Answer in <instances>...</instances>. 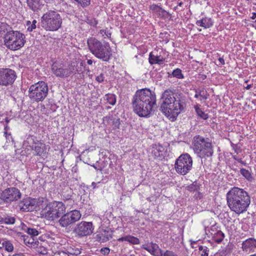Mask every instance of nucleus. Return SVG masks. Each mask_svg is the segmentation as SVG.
I'll use <instances>...</instances> for the list:
<instances>
[{
    "mask_svg": "<svg viewBox=\"0 0 256 256\" xmlns=\"http://www.w3.org/2000/svg\"><path fill=\"white\" fill-rule=\"evenodd\" d=\"M160 256H176L173 252L166 250L164 254L162 253Z\"/></svg>",
    "mask_w": 256,
    "mask_h": 256,
    "instance_id": "obj_50",
    "label": "nucleus"
},
{
    "mask_svg": "<svg viewBox=\"0 0 256 256\" xmlns=\"http://www.w3.org/2000/svg\"><path fill=\"white\" fill-rule=\"evenodd\" d=\"M132 105L134 112L138 116H150L156 106L155 92L147 88L136 90L132 97Z\"/></svg>",
    "mask_w": 256,
    "mask_h": 256,
    "instance_id": "obj_1",
    "label": "nucleus"
},
{
    "mask_svg": "<svg viewBox=\"0 0 256 256\" xmlns=\"http://www.w3.org/2000/svg\"><path fill=\"white\" fill-rule=\"evenodd\" d=\"M198 189L199 186L196 182H194L188 186V190L190 192L197 191Z\"/></svg>",
    "mask_w": 256,
    "mask_h": 256,
    "instance_id": "obj_42",
    "label": "nucleus"
},
{
    "mask_svg": "<svg viewBox=\"0 0 256 256\" xmlns=\"http://www.w3.org/2000/svg\"><path fill=\"white\" fill-rule=\"evenodd\" d=\"M4 134H6V137L7 140H10V139L12 138V136H11V135L10 134L8 135L7 132L6 130L4 132Z\"/></svg>",
    "mask_w": 256,
    "mask_h": 256,
    "instance_id": "obj_54",
    "label": "nucleus"
},
{
    "mask_svg": "<svg viewBox=\"0 0 256 256\" xmlns=\"http://www.w3.org/2000/svg\"><path fill=\"white\" fill-rule=\"evenodd\" d=\"M93 230L92 222H82L76 224L74 232L80 237L90 235Z\"/></svg>",
    "mask_w": 256,
    "mask_h": 256,
    "instance_id": "obj_16",
    "label": "nucleus"
},
{
    "mask_svg": "<svg viewBox=\"0 0 256 256\" xmlns=\"http://www.w3.org/2000/svg\"><path fill=\"white\" fill-rule=\"evenodd\" d=\"M192 145L195 154L202 158L211 157L213 154L212 146L208 138L205 139L199 135L196 136L194 138Z\"/></svg>",
    "mask_w": 256,
    "mask_h": 256,
    "instance_id": "obj_5",
    "label": "nucleus"
},
{
    "mask_svg": "<svg viewBox=\"0 0 256 256\" xmlns=\"http://www.w3.org/2000/svg\"><path fill=\"white\" fill-rule=\"evenodd\" d=\"M252 248H256V239L250 238L242 242V248L243 251L247 252Z\"/></svg>",
    "mask_w": 256,
    "mask_h": 256,
    "instance_id": "obj_21",
    "label": "nucleus"
},
{
    "mask_svg": "<svg viewBox=\"0 0 256 256\" xmlns=\"http://www.w3.org/2000/svg\"><path fill=\"white\" fill-rule=\"evenodd\" d=\"M240 173L248 180L252 182V180H253L252 174L248 170H246L244 168H241L240 169Z\"/></svg>",
    "mask_w": 256,
    "mask_h": 256,
    "instance_id": "obj_34",
    "label": "nucleus"
},
{
    "mask_svg": "<svg viewBox=\"0 0 256 256\" xmlns=\"http://www.w3.org/2000/svg\"><path fill=\"white\" fill-rule=\"evenodd\" d=\"M196 94L194 95V98H198L199 96L201 97L204 100H206L209 94H208L207 92L204 89H196L194 90Z\"/></svg>",
    "mask_w": 256,
    "mask_h": 256,
    "instance_id": "obj_29",
    "label": "nucleus"
},
{
    "mask_svg": "<svg viewBox=\"0 0 256 256\" xmlns=\"http://www.w3.org/2000/svg\"><path fill=\"white\" fill-rule=\"evenodd\" d=\"M36 24H31L30 26L28 27L27 30L28 32H32L34 30L36 29Z\"/></svg>",
    "mask_w": 256,
    "mask_h": 256,
    "instance_id": "obj_53",
    "label": "nucleus"
},
{
    "mask_svg": "<svg viewBox=\"0 0 256 256\" xmlns=\"http://www.w3.org/2000/svg\"><path fill=\"white\" fill-rule=\"evenodd\" d=\"M48 91L47 84L43 81H40L30 87L28 96L33 101L42 102L47 96Z\"/></svg>",
    "mask_w": 256,
    "mask_h": 256,
    "instance_id": "obj_9",
    "label": "nucleus"
},
{
    "mask_svg": "<svg viewBox=\"0 0 256 256\" xmlns=\"http://www.w3.org/2000/svg\"><path fill=\"white\" fill-rule=\"evenodd\" d=\"M232 158L236 160H238V159L239 158H238V157L236 156V155H234V154H232Z\"/></svg>",
    "mask_w": 256,
    "mask_h": 256,
    "instance_id": "obj_58",
    "label": "nucleus"
},
{
    "mask_svg": "<svg viewBox=\"0 0 256 256\" xmlns=\"http://www.w3.org/2000/svg\"><path fill=\"white\" fill-rule=\"evenodd\" d=\"M104 74H100L99 76L96 77V80L99 83L102 82H104Z\"/></svg>",
    "mask_w": 256,
    "mask_h": 256,
    "instance_id": "obj_49",
    "label": "nucleus"
},
{
    "mask_svg": "<svg viewBox=\"0 0 256 256\" xmlns=\"http://www.w3.org/2000/svg\"><path fill=\"white\" fill-rule=\"evenodd\" d=\"M252 88L251 84H248L245 88L246 90H250Z\"/></svg>",
    "mask_w": 256,
    "mask_h": 256,
    "instance_id": "obj_61",
    "label": "nucleus"
},
{
    "mask_svg": "<svg viewBox=\"0 0 256 256\" xmlns=\"http://www.w3.org/2000/svg\"><path fill=\"white\" fill-rule=\"evenodd\" d=\"M32 24V23H31V22H30V21H28V22H26V26H28H28H30V24Z\"/></svg>",
    "mask_w": 256,
    "mask_h": 256,
    "instance_id": "obj_64",
    "label": "nucleus"
},
{
    "mask_svg": "<svg viewBox=\"0 0 256 256\" xmlns=\"http://www.w3.org/2000/svg\"><path fill=\"white\" fill-rule=\"evenodd\" d=\"M237 161L243 165L246 166V162L243 161L242 158H238Z\"/></svg>",
    "mask_w": 256,
    "mask_h": 256,
    "instance_id": "obj_55",
    "label": "nucleus"
},
{
    "mask_svg": "<svg viewBox=\"0 0 256 256\" xmlns=\"http://www.w3.org/2000/svg\"><path fill=\"white\" fill-rule=\"evenodd\" d=\"M66 211V206L61 202L54 201L46 206L45 211L42 214L46 220L53 221L62 216Z\"/></svg>",
    "mask_w": 256,
    "mask_h": 256,
    "instance_id": "obj_8",
    "label": "nucleus"
},
{
    "mask_svg": "<svg viewBox=\"0 0 256 256\" xmlns=\"http://www.w3.org/2000/svg\"><path fill=\"white\" fill-rule=\"evenodd\" d=\"M206 78V76L204 74H201L200 76V78L202 80H204Z\"/></svg>",
    "mask_w": 256,
    "mask_h": 256,
    "instance_id": "obj_59",
    "label": "nucleus"
},
{
    "mask_svg": "<svg viewBox=\"0 0 256 256\" xmlns=\"http://www.w3.org/2000/svg\"><path fill=\"white\" fill-rule=\"evenodd\" d=\"M24 242L26 244H32L34 242L33 238H28V236L26 238H24Z\"/></svg>",
    "mask_w": 256,
    "mask_h": 256,
    "instance_id": "obj_51",
    "label": "nucleus"
},
{
    "mask_svg": "<svg viewBox=\"0 0 256 256\" xmlns=\"http://www.w3.org/2000/svg\"><path fill=\"white\" fill-rule=\"evenodd\" d=\"M176 172L180 174L185 175L192 169V160L188 154L180 155L175 162Z\"/></svg>",
    "mask_w": 256,
    "mask_h": 256,
    "instance_id": "obj_11",
    "label": "nucleus"
},
{
    "mask_svg": "<svg viewBox=\"0 0 256 256\" xmlns=\"http://www.w3.org/2000/svg\"><path fill=\"white\" fill-rule=\"evenodd\" d=\"M16 72L8 68H0V86L12 85L16 80Z\"/></svg>",
    "mask_w": 256,
    "mask_h": 256,
    "instance_id": "obj_13",
    "label": "nucleus"
},
{
    "mask_svg": "<svg viewBox=\"0 0 256 256\" xmlns=\"http://www.w3.org/2000/svg\"><path fill=\"white\" fill-rule=\"evenodd\" d=\"M88 50L96 58L108 62L112 56L111 48L108 43L102 42L94 37L87 40Z\"/></svg>",
    "mask_w": 256,
    "mask_h": 256,
    "instance_id": "obj_4",
    "label": "nucleus"
},
{
    "mask_svg": "<svg viewBox=\"0 0 256 256\" xmlns=\"http://www.w3.org/2000/svg\"><path fill=\"white\" fill-rule=\"evenodd\" d=\"M16 216L10 214H2V224H14L16 222Z\"/></svg>",
    "mask_w": 256,
    "mask_h": 256,
    "instance_id": "obj_28",
    "label": "nucleus"
},
{
    "mask_svg": "<svg viewBox=\"0 0 256 256\" xmlns=\"http://www.w3.org/2000/svg\"><path fill=\"white\" fill-rule=\"evenodd\" d=\"M64 66L63 64L54 62L51 66L52 74L57 77L66 78L78 72L74 62L70 64L67 68H64Z\"/></svg>",
    "mask_w": 256,
    "mask_h": 256,
    "instance_id": "obj_10",
    "label": "nucleus"
},
{
    "mask_svg": "<svg viewBox=\"0 0 256 256\" xmlns=\"http://www.w3.org/2000/svg\"><path fill=\"white\" fill-rule=\"evenodd\" d=\"M164 60V58L161 57L160 56H154L152 52H151L149 54L148 61L151 64H162Z\"/></svg>",
    "mask_w": 256,
    "mask_h": 256,
    "instance_id": "obj_24",
    "label": "nucleus"
},
{
    "mask_svg": "<svg viewBox=\"0 0 256 256\" xmlns=\"http://www.w3.org/2000/svg\"><path fill=\"white\" fill-rule=\"evenodd\" d=\"M256 18V12L252 13V19H254Z\"/></svg>",
    "mask_w": 256,
    "mask_h": 256,
    "instance_id": "obj_60",
    "label": "nucleus"
},
{
    "mask_svg": "<svg viewBox=\"0 0 256 256\" xmlns=\"http://www.w3.org/2000/svg\"><path fill=\"white\" fill-rule=\"evenodd\" d=\"M104 98L111 105H114L116 103V96L114 94H107L104 96Z\"/></svg>",
    "mask_w": 256,
    "mask_h": 256,
    "instance_id": "obj_33",
    "label": "nucleus"
},
{
    "mask_svg": "<svg viewBox=\"0 0 256 256\" xmlns=\"http://www.w3.org/2000/svg\"><path fill=\"white\" fill-rule=\"evenodd\" d=\"M86 22L88 24L93 26H96L98 23V20H96V18H86Z\"/></svg>",
    "mask_w": 256,
    "mask_h": 256,
    "instance_id": "obj_40",
    "label": "nucleus"
},
{
    "mask_svg": "<svg viewBox=\"0 0 256 256\" xmlns=\"http://www.w3.org/2000/svg\"><path fill=\"white\" fill-rule=\"evenodd\" d=\"M158 14L161 16H170V14L168 12L162 9V8H160L158 12Z\"/></svg>",
    "mask_w": 256,
    "mask_h": 256,
    "instance_id": "obj_46",
    "label": "nucleus"
},
{
    "mask_svg": "<svg viewBox=\"0 0 256 256\" xmlns=\"http://www.w3.org/2000/svg\"><path fill=\"white\" fill-rule=\"evenodd\" d=\"M208 248L206 246H199L200 251L202 252L200 254L201 256H208Z\"/></svg>",
    "mask_w": 256,
    "mask_h": 256,
    "instance_id": "obj_44",
    "label": "nucleus"
},
{
    "mask_svg": "<svg viewBox=\"0 0 256 256\" xmlns=\"http://www.w3.org/2000/svg\"><path fill=\"white\" fill-rule=\"evenodd\" d=\"M23 230L28 234L31 236L32 237L38 236V232L36 228H30L26 226L25 228H23Z\"/></svg>",
    "mask_w": 256,
    "mask_h": 256,
    "instance_id": "obj_37",
    "label": "nucleus"
},
{
    "mask_svg": "<svg viewBox=\"0 0 256 256\" xmlns=\"http://www.w3.org/2000/svg\"><path fill=\"white\" fill-rule=\"evenodd\" d=\"M62 196L63 197L64 200L66 202V201L68 202L70 204H72L74 202V200L71 198L72 196L70 194H68L66 196L65 195L64 192H63L62 194Z\"/></svg>",
    "mask_w": 256,
    "mask_h": 256,
    "instance_id": "obj_41",
    "label": "nucleus"
},
{
    "mask_svg": "<svg viewBox=\"0 0 256 256\" xmlns=\"http://www.w3.org/2000/svg\"><path fill=\"white\" fill-rule=\"evenodd\" d=\"M92 186H93L94 188H96V184L94 182H92Z\"/></svg>",
    "mask_w": 256,
    "mask_h": 256,
    "instance_id": "obj_62",
    "label": "nucleus"
},
{
    "mask_svg": "<svg viewBox=\"0 0 256 256\" xmlns=\"http://www.w3.org/2000/svg\"><path fill=\"white\" fill-rule=\"evenodd\" d=\"M12 256H24L22 254H14Z\"/></svg>",
    "mask_w": 256,
    "mask_h": 256,
    "instance_id": "obj_63",
    "label": "nucleus"
},
{
    "mask_svg": "<svg viewBox=\"0 0 256 256\" xmlns=\"http://www.w3.org/2000/svg\"><path fill=\"white\" fill-rule=\"evenodd\" d=\"M164 148L160 144H154L152 146V154L155 158L160 157L163 155Z\"/></svg>",
    "mask_w": 256,
    "mask_h": 256,
    "instance_id": "obj_23",
    "label": "nucleus"
},
{
    "mask_svg": "<svg viewBox=\"0 0 256 256\" xmlns=\"http://www.w3.org/2000/svg\"><path fill=\"white\" fill-rule=\"evenodd\" d=\"M226 201L230 209L240 214L246 211L250 204V198L244 189L233 187L226 194Z\"/></svg>",
    "mask_w": 256,
    "mask_h": 256,
    "instance_id": "obj_3",
    "label": "nucleus"
},
{
    "mask_svg": "<svg viewBox=\"0 0 256 256\" xmlns=\"http://www.w3.org/2000/svg\"><path fill=\"white\" fill-rule=\"evenodd\" d=\"M200 106L199 104H196L194 106L196 114L198 116H200V118L204 120L208 119V114H206L204 112H203L202 110L200 108Z\"/></svg>",
    "mask_w": 256,
    "mask_h": 256,
    "instance_id": "obj_31",
    "label": "nucleus"
},
{
    "mask_svg": "<svg viewBox=\"0 0 256 256\" xmlns=\"http://www.w3.org/2000/svg\"><path fill=\"white\" fill-rule=\"evenodd\" d=\"M34 139L35 137L34 136H28L26 140L24 141V145L26 146H29L34 151V154L41 156L46 152L45 144L38 141L36 142Z\"/></svg>",
    "mask_w": 256,
    "mask_h": 256,
    "instance_id": "obj_14",
    "label": "nucleus"
},
{
    "mask_svg": "<svg viewBox=\"0 0 256 256\" xmlns=\"http://www.w3.org/2000/svg\"><path fill=\"white\" fill-rule=\"evenodd\" d=\"M118 241L120 242L126 241L132 244H138L140 243V240L138 238L131 235H127L122 236L118 238Z\"/></svg>",
    "mask_w": 256,
    "mask_h": 256,
    "instance_id": "obj_22",
    "label": "nucleus"
},
{
    "mask_svg": "<svg viewBox=\"0 0 256 256\" xmlns=\"http://www.w3.org/2000/svg\"><path fill=\"white\" fill-rule=\"evenodd\" d=\"M160 110L172 121H174L178 115L184 110L186 104L182 98L170 89L165 90L160 98Z\"/></svg>",
    "mask_w": 256,
    "mask_h": 256,
    "instance_id": "obj_2",
    "label": "nucleus"
},
{
    "mask_svg": "<svg viewBox=\"0 0 256 256\" xmlns=\"http://www.w3.org/2000/svg\"><path fill=\"white\" fill-rule=\"evenodd\" d=\"M82 8L88 6L90 4V0H76Z\"/></svg>",
    "mask_w": 256,
    "mask_h": 256,
    "instance_id": "obj_43",
    "label": "nucleus"
},
{
    "mask_svg": "<svg viewBox=\"0 0 256 256\" xmlns=\"http://www.w3.org/2000/svg\"><path fill=\"white\" fill-rule=\"evenodd\" d=\"M196 24L198 26L203 27L205 28H208L213 25V22L210 18L205 17L200 20H197Z\"/></svg>",
    "mask_w": 256,
    "mask_h": 256,
    "instance_id": "obj_25",
    "label": "nucleus"
},
{
    "mask_svg": "<svg viewBox=\"0 0 256 256\" xmlns=\"http://www.w3.org/2000/svg\"><path fill=\"white\" fill-rule=\"evenodd\" d=\"M110 250L109 248H106V247L102 248L100 250V253L104 255L108 254L110 253Z\"/></svg>",
    "mask_w": 256,
    "mask_h": 256,
    "instance_id": "obj_48",
    "label": "nucleus"
},
{
    "mask_svg": "<svg viewBox=\"0 0 256 256\" xmlns=\"http://www.w3.org/2000/svg\"><path fill=\"white\" fill-rule=\"evenodd\" d=\"M62 18L57 12L50 10L44 14L41 18L42 28L48 31H56L62 26Z\"/></svg>",
    "mask_w": 256,
    "mask_h": 256,
    "instance_id": "obj_7",
    "label": "nucleus"
},
{
    "mask_svg": "<svg viewBox=\"0 0 256 256\" xmlns=\"http://www.w3.org/2000/svg\"><path fill=\"white\" fill-rule=\"evenodd\" d=\"M113 232V230L108 227L102 228L96 235V240L100 242H108L112 238Z\"/></svg>",
    "mask_w": 256,
    "mask_h": 256,
    "instance_id": "obj_18",
    "label": "nucleus"
},
{
    "mask_svg": "<svg viewBox=\"0 0 256 256\" xmlns=\"http://www.w3.org/2000/svg\"><path fill=\"white\" fill-rule=\"evenodd\" d=\"M26 3L30 9L34 12H38L42 7L40 0H26Z\"/></svg>",
    "mask_w": 256,
    "mask_h": 256,
    "instance_id": "obj_26",
    "label": "nucleus"
},
{
    "mask_svg": "<svg viewBox=\"0 0 256 256\" xmlns=\"http://www.w3.org/2000/svg\"><path fill=\"white\" fill-rule=\"evenodd\" d=\"M233 148L236 154H239L242 151V150L240 149V147L238 146L237 145H234L233 146Z\"/></svg>",
    "mask_w": 256,
    "mask_h": 256,
    "instance_id": "obj_52",
    "label": "nucleus"
},
{
    "mask_svg": "<svg viewBox=\"0 0 256 256\" xmlns=\"http://www.w3.org/2000/svg\"><path fill=\"white\" fill-rule=\"evenodd\" d=\"M52 256H69L68 252L58 250L54 252Z\"/></svg>",
    "mask_w": 256,
    "mask_h": 256,
    "instance_id": "obj_45",
    "label": "nucleus"
},
{
    "mask_svg": "<svg viewBox=\"0 0 256 256\" xmlns=\"http://www.w3.org/2000/svg\"><path fill=\"white\" fill-rule=\"evenodd\" d=\"M103 122L111 126L114 130L118 129L120 126V118L116 115H109L103 118Z\"/></svg>",
    "mask_w": 256,
    "mask_h": 256,
    "instance_id": "obj_19",
    "label": "nucleus"
},
{
    "mask_svg": "<svg viewBox=\"0 0 256 256\" xmlns=\"http://www.w3.org/2000/svg\"><path fill=\"white\" fill-rule=\"evenodd\" d=\"M18 206L22 212L34 211L36 209V199L26 198L20 201Z\"/></svg>",
    "mask_w": 256,
    "mask_h": 256,
    "instance_id": "obj_17",
    "label": "nucleus"
},
{
    "mask_svg": "<svg viewBox=\"0 0 256 256\" xmlns=\"http://www.w3.org/2000/svg\"><path fill=\"white\" fill-rule=\"evenodd\" d=\"M171 76L179 79H182L184 78V75L182 72V70L178 68L174 70L172 74L169 75L168 77H171Z\"/></svg>",
    "mask_w": 256,
    "mask_h": 256,
    "instance_id": "obj_36",
    "label": "nucleus"
},
{
    "mask_svg": "<svg viewBox=\"0 0 256 256\" xmlns=\"http://www.w3.org/2000/svg\"><path fill=\"white\" fill-rule=\"evenodd\" d=\"M36 208L38 207L40 208H44V212L45 211L46 206L48 204V200L46 198L43 197H40L38 200H36Z\"/></svg>",
    "mask_w": 256,
    "mask_h": 256,
    "instance_id": "obj_30",
    "label": "nucleus"
},
{
    "mask_svg": "<svg viewBox=\"0 0 256 256\" xmlns=\"http://www.w3.org/2000/svg\"><path fill=\"white\" fill-rule=\"evenodd\" d=\"M3 247L5 248L6 250L8 252H11L14 250L13 245L9 241H5L2 243Z\"/></svg>",
    "mask_w": 256,
    "mask_h": 256,
    "instance_id": "obj_38",
    "label": "nucleus"
},
{
    "mask_svg": "<svg viewBox=\"0 0 256 256\" xmlns=\"http://www.w3.org/2000/svg\"><path fill=\"white\" fill-rule=\"evenodd\" d=\"M100 33L102 34L103 36H104V38H110L112 34V32H110V30H108V28L104 30H100Z\"/></svg>",
    "mask_w": 256,
    "mask_h": 256,
    "instance_id": "obj_39",
    "label": "nucleus"
},
{
    "mask_svg": "<svg viewBox=\"0 0 256 256\" xmlns=\"http://www.w3.org/2000/svg\"><path fill=\"white\" fill-rule=\"evenodd\" d=\"M142 248L154 256H158L159 253L161 255L162 251L159 248L158 246L153 242H151L150 244H144L142 246Z\"/></svg>",
    "mask_w": 256,
    "mask_h": 256,
    "instance_id": "obj_20",
    "label": "nucleus"
},
{
    "mask_svg": "<svg viewBox=\"0 0 256 256\" xmlns=\"http://www.w3.org/2000/svg\"><path fill=\"white\" fill-rule=\"evenodd\" d=\"M21 196L20 191L16 188H10L6 189L0 194V198L4 202L9 203L17 200Z\"/></svg>",
    "mask_w": 256,
    "mask_h": 256,
    "instance_id": "obj_15",
    "label": "nucleus"
},
{
    "mask_svg": "<svg viewBox=\"0 0 256 256\" xmlns=\"http://www.w3.org/2000/svg\"><path fill=\"white\" fill-rule=\"evenodd\" d=\"M82 248L80 245H72L68 246L66 251L68 254L78 256L81 254Z\"/></svg>",
    "mask_w": 256,
    "mask_h": 256,
    "instance_id": "obj_27",
    "label": "nucleus"
},
{
    "mask_svg": "<svg viewBox=\"0 0 256 256\" xmlns=\"http://www.w3.org/2000/svg\"><path fill=\"white\" fill-rule=\"evenodd\" d=\"M8 25L6 23L2 22L0 24V38L2 36L4 37L5 34L8 32Z\"/></svg>",
    "mask_w": 256,
    "mask_h": 256,
    "instance_id": "obj_35",
    "label": "nucleus"
},
{
    "mask_svg": "<svg viewBox=\"0 0 256 256\" xmlns=\"http://www.w3.org/2000/svg\"><path fill=\"white\" fill-rule=\"evenodd\" d=\"M4 45L9 50H16L24 46L25 36L20 31L10 30L4 37Z\"/></svg>",
    "mask_w": 256,
    "mask_h": 256,
    "instance_id": "obj_6",
    "label": "nucleus"
},
{
    "mask_svg": "<svg viewBox=\"0 0 256 256\" xmlns=\"http://www.w3.org/2000/svg\"><path fill=\"white\" fill-rule=\"evenodd\" d=\"M224 238V234L221 230H218L213 236L214 240L218 244L221 242Z\"/></svg>",
    "mask_w": 256,
    "mask_h": 256,
    "instance_id": "obj_32",
    "label": "nucleus"
},
{
    "mask_svg": "<svg viewBox=\"0 0 256 256\" xmlns=\"http://www.w3.org/2000/svg\"><path fill=\"white\" fill-rule=\"evenodd\" d=\"M81 216L79 210H72L62 216L58 222L62 227L67 228L78 221Z\"/></svg>",
    "mask_w": 256,
    "mask_h": 256,
    "instance_id": "obj_12",
    "label": "nucleus"
},
{
    "mask_svg": "<svg viewBox=\"0 0 256 256\" xmlns=\"http://www.w3.org/2000/svg\"><path fill=\"white\" fill-rule=\"evenodd\" d=\"M160 8H161L158 5L154 4L150 6V9L151 10L154 11V12H156L157 14H158V11L160 10Z\"/></svg>",
    "mask_w": 256,
    "mask_h": 256,
    "instance_id": "obj_47",
    "label": "nucleus"
},
{
    "mask_svg": "<svg viewBox=\"0 0 256 256\" xmlns=\"http://www.w3.org/2000/svg\"><path fill=\"white\" fill-rule=\"evenodd\" d=\"M218 60L220 62V64H222V65L224 64H225L224 60L222 58H220Z\"/></svg>",
    "mask_w": 256,
    "mask_h": 256,
    "instance_id": "obj_56",
    "label": "nucleus"
},
{
    "mask_svg": "<svg viewBox=\"0 0 256 256\" xmlns=\"http://www.w3.org/2000/svg\"><path fill=\"white\" fill-rule=\"evenodd\" d=\"M87 63L88 64L91 65L92 64L93 61L92 60L90 59L87 60Z\"/></svg>",
    "mask_w": 256,
    "mask_h": 256,
    "instance_id": "obj_57",
    "label": "nucleus"
}]
</instances>
